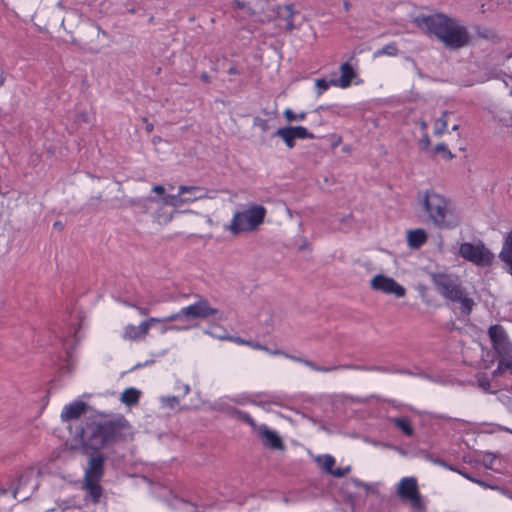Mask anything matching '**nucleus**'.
<instances>
[{"label": "nucleus", "mask_w": 512, "mask_h": 512, "mask_svg": "<svg viewBox=\"0 0 512 512\" xmlns=\"http://www.w3.org/2000/svg\"><path fill=\"white\" fill-rule=\"evenodd\" d=\"M131 434V425L123 415L103 422L86 421L76 428L73 439L82 448H103Z\"/></svg>", "instance_id": "f257e3e1"}, {"label": "nucleus", "mask_w": 512, "mask_h": 512, "mask_svg": "<svg viewBox=\"0 0 512 512\" xmlns=\"http://www.w3.org/2000/svg\"><path fill=\"white\" fill-rule=\"evenodd\" d=\"M420 29H425L429 34L435 35L450 49L464 47L469 42L467 29L459 22L442 13L421 16L415 19Z\"/></svg>", "instance_id": "f03ea898"}, {"label": "nucleus", "mask_w": 512, "mask_h": 512, "mask_svg": "<svg viewBox=\"0 0 512 512\" xmlns=\"http://www.w3.org/2000/svg\"><path fill=\"white\" fill-rule=\"evenodd\" d=\"M86 456V466L84 467V475L82 489L86 491L94 504L100 502L103 494V488L100 482L105 473V456L101 450H82Z\"/></svg>", "instance_id": "7ed1b4c3"}, {"label": "nucleus", "mask_w": 512, "mask_h": 512, "mask_svg": "<svg viewBox=\"0 0 512 512\" xmlns=\"http://www.w3.org/2000/svg\"><path fill=\"white\" fill-rule=\"evenodd\" d=\"M418 203L427 221L440 229L452 227L449 216L452 214V203L444 195L433 189L425 190L418 196Z\"/></svg>", "instance_id": "20e7f679"}, {"label": "nucleus", "mask_w": 512, "mask_h": 512, "mask_svg": "<svg viewBox=\"0 0 512 512\" xmlns=\"http://www.w3.org/2000/svg\"><path fill=\"white\" fill-rule=\"evenodd\" d=\"M433 283L438 292L446 299L460 304V310L463 314L469 315L473 309L474 301L466 296L458 281L452 275L439 273L432 277Z\"/></svg>", "instance_id": "39448f33"}, {"label": "nucleus", "mask_w": 512, "mask_h": 512, "mask_svg": "<svg viewBox=\"0 0 512 512\" xmlns=\"http://www.w3.org/2000/svg\"><path fill=\"white\" fill-rule=\"evenodd\" d=\"M267 210L259 204L250 205L247 209L234 213L226 229L232 235L255 231L265 219Z\"/></svg>", "instance_id": "423d86ee"}, {"label": "nucleus", "mask_w": 512, "mask_h": 512, "mask_svg": "<svg viewBox=\"0 0 512 512\" xmlns=\"http://www.w3.org/2000/svg\"><path fill=\"white\" fill-rule=\"evenodd\" d=\"M196 301L186 307L181 308L178 312L163 317V321L172 322L176 320H195V319H207L209 317H215L219 314V310L210 305L209 301L201 296L195 295Z\"/></svg>", "instance_id": "0eeeda50"}, {"label": "nucleus", "mask_w": 512, "mask_h": 512, "mask_svg": "<svg viewBox=\"0 0 512 512\" xmlns=\"http://www.w3.org/2000/svg\"><path fill=\"white\" fill-rule=\"evenodd\" d=\"M233 415L243 423L247 424L252 432L261 439L262 444L269 448H283L281 436L273 429L269 428L266 424H258L253 417L241 410L235 409Z\"/></svg>", "instance_id": "6e6552de"}, {"label": "nucleus", "mask_w": 512, "mask_h": 512, "mask_svg": "<svg viewBox=\"0 0 512 512\" xmlns=\"http://www.w3.org/2000/svg\"><path fill=\"white\" fill-rule=\"evenodd\" d=\"M458 255L478 267L490 266L494 260V255L482 241L461 243Z\"/></svg>", "instance_id": "1a4fd4ad"}, {"label": "nucleus", "mask_w": 512, "mask_h": 512, "mask_svg": "<svg viewBox=\"0 0 512 512\" xmlns=\"http://www.w3.org/2000/svg\"><path fill=\"white\" fill-rule=\"evenodd\" d=\"M396 492L402 501H407L411 508L418 512L426 509L419 491L417 479L413 476L403 477L397 484Z\"/></svg>", "instance_id": "9d476101"}, {"label": "nucleus", "mask_w": 512, "mask_h": 512, "mask_svg": "<svg viewBox=\"0 0 512 512\" xmlns=\"http://www.w3.org/2000/svg\"><path fill=\"white\" fill-rule=\"evenodd\" d=\"M207 197L208 191L203 187L181 185L178 188L177 194L165 195L162 201L164 205L180 207L183 204L193 203Z\"/></svg>", "instance_id": "9b49d317"}, {"label": "nucleus", "mask_w": 512, "mask_h": 512, "mask_svg": "<svg viewBox=\"0 0 512 512\" xmlns=\"http://www.w3.org/2000/svg\"><path fill=\"white\" fill-rule=\"evenodd\" d=\"M492 346L500 357L512 359V343L501 325L495 324L488 329Z\"/></svg>", "instance_id": "f8f14e48"}, {"label": "nucleus", "mask_w": 512, "mask_h": 512, "mask_svg": "<svg viewBox=\"0 0 512 512\" xmlns=\"http://www.w3.org/2000/svg\"><path fill=\"white\" fill-rule=\"evenodd\" d=\"M161 322H164L163 318L150 317L139 325L128 324L123 329L122 338L129 341L144 340L148 336L150 328Z\"/></svg>", "instance_id": "ddd939ff"}, {"label": "nucleus", "mask_w": 512, "mask_h": 512, "mask_svg": "<svg viewBox=\"0 0 512 512\" xmlns=\"http://www.w3.org/2000/svg\"><path fill=\"white\" fill-rule=\"evenodd\" d=\"M370 287L384 294H393L398 298L404 297L406 290L405 288L396 282L393 278L385 276L383 274L375 275L370 281Z\"/></svg>", "instance_id": "4468645a"}, {"label": "nucleus", "mask_w": 512, "mask_h": 512, "mask_svg": "<svg viewBox=\"0 0 512 512\" xmlns=\"http://www.w3.org/2000/svg\"><path fill=\"white\" fill-rule=\"evenodd\" d=\"M388 423L402 436L412 438L415 435L413 420L408 415L391 416Z\"/></svg>", "instance_id": "2eb2a0df"}, {"label": "nucleus", "mask_w": 512, "mask_h": 512, "mask_svg": "<svg viewBox=\"0 0 512 512\" xmlns=\"http://www.w3.org/2000/svg\"><path fill=\"white\" fill-rule=\"evenodd\" d=\"M285 400L284 395L280 393L271 392H256L253 393V405L262 409H268L270 405L280 406Z\"/></svg>", "instance_id": "dca6fc26"}, {"label": "nucleus", "mask_w": 512, "mask_h": 512, "mask_svg": "<svg viewBox=\"0 0 512 512\" xmlns=\"http://www.w3.org/2000/svg\"><path fill=\"white\" fill-rule=\"evenodd\" d=\"M87 404L81 400H74L66 404L60 414L62 422H69L80 418L86 412Z\"/></svg>", "instance_id": "f3484780"}, {"label": "nucleus", "mask_w": 512, "mask_h": 512, "mask_svg": "<svg viewBox=\"0 0 512 512\" xmlns=\"http://www.w3.org/2000/svg\"><path fill=\"white\" fill-rule=\"evenodd\" d=\"M356 77L355 69L348 63L340 65V77L333 79V86L341 89H347L351 86L352 80Z\"/></svg>", "instance_id": "a211bd4d"}, {"label": "nucleus", "mask_w": 512, "mask_h": 512, "mask_svg": "<svg viewBox=\"0 0 512 512\" xmlns=\"http://www.w3.org/2000/svg\"><path fill=\"white\" fill-rule=\"evenodd\" d=\"M318 461L321 464L322 468L326 472L330 473L331 475L337 476V477H342L350 471L349 466H347L345 468L333 469V467L335 465V459L331 455H324L322 458L319 457Z\"/></svg>", "instance_id": "6ab92c4d"}, {"label": "nucleus", "mask_w": 512, "mask_h": 512, "mask_svg": "<svg viewBox=\"0 0 512 512\" xmlns=\"http://www.w3.org/2000/svg\"><path fill=\"white\" fill-rule=\"evenodd\" d=\"M427 241V233L424 229L418 228L407 233V243L412 249H418Z\"/></svg>", "instance_id": "aec40b11"}, {"label": "nucleus", "mask_w": 512, "mask_h": 512, "mask_svg": "<svg viewBox=\"0 0 512 512\" xmlns=\"http://www.w3.org/2000/svg\"><path fill=\"white\" fill-rule=\"evenodd\" d=\"M295 8L293 4H286L278 9L279 17L285 21V29L289 32L295 29L294 16Z\"/></svg>", "instance_id": "412c9836"}, {"label": "nucleus", "mask_w": 512, "mask_h": 512, "mask_svg": "<svg viewBox=\"0 0 512 512\" xmlns=\"http://www.w3.org/2000/svg\"><path fill=\"white\" fill-rule=\"evenodd\" d=\"M141 392L133 387L125 389L121 396L120 401L127 406L136 405L140 399Z\"/></svg>", "instance_id": "4be33fe9"}, {"label": "nucleus", "mask_w": 512, "mask_h": 512, "mask_svg": "<svg viewBox=\"0 0 512 512\" xmlns=\"http://www.w3.org/2000/svg\"><path fill=\"white\" fill-rule=\"evenodd\" d=\"M499 257L504 263H512V231L506 237Z\"/></svg>", "instance_id": "5701e85b"}, {"label": "nucleus", "mask_w": 512, "mask_h": 512, "mask_svg": "<svg viewBox=\"0 0 512 512\" xmlns=\"http://www.w3.org/2000/svg\"><path fill=\"white\" fill-rule=\"evenodd\" d=\"M275 135L280 137L288 148L292 149L295 146L296 139L293 137L288 127H281L277 129Z\"/></svg>", "instance_id": "b1692460"}, {"label": "nucleus", "mask_w": 512, "mask_h": 512, "mask_svg": "<svg viewBox=\"0 0 512 512\" xmlns=\"http://www.w3.org/2000/svg\"><path fill=\"white\" fill-rule=\"evenodd\" d=\"M303 364L305 366L309 367L310 369L314 370V371L324 372V373L331 372V371H334V370H337V369H349V368H352V366H350V365L324 367V366H319L316 363H314V362H312L310 360H306V359H305V361H303Z\"/></svg>", "instance_id": "393cba45"}, {"label": "nucleus", "mask_w": 512, "mask_h": 512, "mask_svg": "<svg viewBox=\"0 0 512 512\" xmlns=\"http://www.w3.org/2000/svg\"><path fill=\"white\" fill-rule=\"evenodd\" d=\"M295 139H314V134L304 126H287Z\"/></svg>", "instance_id": "a878e982"}, {"label": "nucleus", "mask_w": 512, "mask_h": 512, "mask_svg": "<svg viewBox=\"0 0 512 512\" xmlns=\"http://www.w3.org/2000/svg\"><path fill=\"white\" fill-rule=\"evenodd\" d=\"M398 48L395 42H391L385 46H383L381 49H378L374 52L373 56L375 58L381 57V56H396L398 54Z\"/></svg>", "instance_id": "bb28decb"}, {"label": "nucleus", "mask_w": 512, "mask_h": 512, "mask_svg": "<svg viewBox=\"0 0 512 512\" xmlns=\"http://www.w3.org/2000/svg\"><path fill=\"white\" fill-rule=\"evenodd\" d=\"M506 369L512 370V359H509L508 357H501V359L498 362V365L496 369L492 373V377L496 378L499 375H501Z\"/></svg>", "instance_id": "cd10ccee"}, {"label": "nucleus", "mask_w": 512, "mask_h": 512, "mask_svg": "<svg viewBox=\"0 0 512 512\" xmlns=\"http://www.w3.org/2000/svg\"><path fill=\"white\" fill-rule=\"evenodd\" d=\"M477 385L480 389L487 393H494L495 391L491 390V382L490 379L484 373H478L476 375Z\"/></svg>", "instance_id": "c85d7f7f"}, {"label": "nucleus", "mask_w": 512, "mask_h": 512, "mask_svg": "<svg viewBox=\"0 0 512 512\" xmlns=\"http://www.w3.org/2000/svg\"><path fill=\"white\" fill-rule=\"evenodd\" d=\"M447 114H448V112L444 111L442 116L435 120V122H434V134L435 135L440 136L445 132V130L447 128V120H446Z\"/></svg>", "instance_id": "c756f323"}, {"label": "nucleus", "mask_w": 512, "mask_h": 512, "mask_svg": "<svg viewBox=\"0 0 512 512\" xmlns=\"http://www.w3.org/2000/svg\"><path fill=\"white\" fill-rule=\"evenodd\" d=\"M331 86H333V79L326 80L324 78L315 80V87L317 96H321L324 92H326Z\"/></svg>", "instance_id": "7c9ffc66"}, {"label": "nucleus", "mask_w": 512, "mask_h": 512, "mask_svg": "<svg viewBox=\"0 0 512 512\" xmlns=\"http://www.w3.org/2000/svg\"><path fill=\"white\" fill-rule=\"evenodd\" d=\"M283 114H284L285 119L288 122L303 121L306 118V113L305 112H301L299 114H295L293 112V110L290 109V108L285 109Z\"/></svg>", "instance_id": "2f4dec72"}, {"label": "nucleus", "mask_w": 512, "mask_h": 512, "mask_svg": "<svg viewBox=\"0 0 512 512\" xmlns=\"http://www.w3.org/2000/svg\"><path fill=\"white\" fill-rule=\"evenodd\" d=\"M233 402L239 405L252 404L253 405V393H242L232 399Z\"/></svg>", "instance_id": "473e14b6"}, {"label": "nucleus", "mask_w": 512, "mask_h": 512, "mask_svg": "<svg viewBox=\"0 0 512 512\" xmlns=\"http://www.w3.org/2000/svg\"><path fill=\"white\" fill-rule=\"evenodd\" d=\"M163 407L175 409L179 404V399L176 396H166L160 398Z\"/></svg>", "instance_id": "72a5a7b5"}, {"label": "nucleus", "mask_w": 512, "mask_h": 512, "mask_svg": "<svg viewBox=\"0 0 512 512\" xmlns=\"http://www.w3.org/2000/svg\"><path fill=\"white\" fill-rule=\"evenodd\" d=\"M434 149L436 153H441L446 159H452L454 157L445 143H438Z\"/></svg>", "instance_id": "f704fd0d"}, {"label": "nucleus", "mask_w": 512, "mask_h": 512, "mask_svg": "<svg viewBox=\"0 0 512 512\" xmlns=\"http://www.w3.org/2000/svg\"><path fill=\"white\" fill-rule=\"evenodd\" d=\"M158 303H159L158 300H153V301H150L146 306L137 305L135 310L138 312L139 315L146 316L150 313L151 306H154Z\"/></svg>", "instance_id": "c9c22d12"}, {"label": "nucleus", "mask_w": 512, "mask_h": 512, "mask_svg": "<svg viewBox=\"0 0 512 512\" xmlns=\"http://www.w3.org/2000/svg\"><path fill=\"white\" fill-rule=\"evenodd\" d=\"M418 145L424 151L429 150L431 142L427 132L422 134V137L418 140Z\"/></svg>", "instance_id": "e433bc0d"}, {"label": "nucleus", "mask_w": 512, "mask_h": 512, "mask_svg": "<svg viewBox=\"0 0 512 512\" xmlns=\"http://www.w3.org/2000/svg\"><path fill=\"white\" fill-rule=\"evenodd\" d=\"M254 126L261 129V131L266 132L269 130V122L267 119H262L259 117L254 118L253 120Z\"/></svg>", "instance_id": "4c0bfd02"}, {"label": "nucleus", "mask_w": 512, "mask_h": 512, "mask_svg": "<svg viewBox=\"0 0 512 512\" xmlns=\"http://www.w3.org/2000/svg\"><path fill=\"white\" fill-rule=\"evenodd\" d=\"M247 346L251 347L252 349H255V350H262V349H266V346L258 343V342H255V341H252V340H248L247 341Z\"/></svg>", "instance_id": "58836bf2"}, {"label": "nucleus", "mask_w": 512, "mask_h": 512, "mask_svg": "<svg viewBox=\"0 0 512 512\" xmlns=\"http://www.w3.org/2000/svg\"><path fill=\"white\" fill-rule=\"evenodd\" d=\"M423 452H425V453H424V457H425L426 459H430V460H431L432 462H434L435 464H439V465H443V466H445L444 461H442V460H440V459H433V458H430V457H429V451H428V450H423Z\"/></svg>", "instance_id": "ea45409f"}, {"label": "nucleus", "mask_w": 512, "mask_h": 512, "mask_svg": "<svg viewBox=\"0 0 512 512\" xmlns=\"http://www.w3.org/2000/svg\"><path fill=\"white\" fill-rule=\"evenodd\" d=\"M262 350L270 355H282L283 356V354H284V352L279 349H270V348L266 347V349H262Z\"/></svg>", "instance_id": "a19ab883"}, {"label": "nucleus", "mask_w": 512, "mask_h": 512, "mask_svg": "<svg viewBox=\"0 0 512 512\" xmlns=\"http://www.w3.org/2000/svg\"><path fill=\"white\" fill-rule=\"evenodd\" d=\"M283 356L285 358H288L292 361H295V362H298V363H302L303 364V361H305V359L301 358V357H297V356H293V355H290V354H287L284 352Z\"/></svg>", "instance_id": "79ce46f5"}, {"label": "nucleus", "mask_w": 512, "mask_h": 512, "mask_svg": "<svg viewBox=\"0 0 512 512\" xmlns=\"http://www.w3.org/2000/svg\"><path fill=\"white\" fill-rule=\"evenodd\" d=\"M152 191L155 192L158 195H163L165 192V188L162 185H154L152 187Z\"/></svg>", "instance_id": "37998d69"}, {"label": "nucleus", "mask_w": 512, "mask_h": 512, "mask_svg": "<svg viewBox=\"0 0 512 512\" xmlns=\"http://www.w3.org/2000/svg\"><path fill=\"white\" fill-rule=\"evenodd\" d=\"M229 339L239 345H247V341H248V340L242 339L241 337H230Z\"/></svg>", "instance_id": "c03bdc74"}, {"label": "nucleus", "mask_w": 512, "mask_h": 512, "mask_svg": "<svg viewBox=\"0 0 512 512\" xmlns=\"http://www.w3.org/2000/svg\"><path fill=\"white\" fill-rule=\"evenodd\" d=\"M233 3L237 9H245L246 3L244 0H233Z\"/></svg>", "instance_id": "a18cd8bd"}, {"label": "nucleus", "mask_w": 512, "mask_h": 512, "mask_svg": "<svg viewBox=\"0 0 512 512\" xmlns=\"http://www.w3.org/2000/svg\"><path fill=\"white\" fill-rule=\"evenodd\" d=\"M189 327L186 326V327H182V328H177L176 326H171V327H163L162 328V333H165L166 331L168 330H185V329H188Z\"/></svg>", "instance_id": "49530a36"}, {"label": "nucleus", "mask_w": 512, "mask_h": 512, "mask_svg": "<svg viewBox=\"0 0 512 512\" xmlns=\"http://www.w3.org/2000/svg\"><path fill=\"white\" fill-rule=\"evenodd\" d=\"M419 126H420V129H421V131H422V134H424L425 132H427L428 124H427V122H426V121L421 120V121L419 122Z\"/></svg>", "instance_id": "de8ad7c7"}, {"label": "nucleus", "mask_w": 512, "mask_h": 512, "mask_svg": "<svg viewBox=\"0 0 512 512\" xmlns=\"http://www.w3.org/2000/svg\"><path fill=\"white\" fill-rule=\"evenodd\" d=\"M123 304L129 308H133V309H136L137 307V303H133V302H128V301H123Z\"/></svg>", "instance_id": "09e8293b"}, {"label": "nucleus", "mask_w": 512, "mask_h": 512, "mask_svg": "<svg viewBox=\"0 0 512 512\" xmlns=\"http://www.w3.org/2000/svg\"><path fill=\"white\" fill-rule=\"evenodd\" d=\"M228 73L230 75H235V74H238V69L235 67V66H231L229 69H228Z\"/></svg>", "instance_id": "8fccbe9b"}, {"label": "nucleus", "mask_w": 512, "mask_h": 512, "mask_svg": "<svg viewBox=\"0 0 512 512\" xmlns=\"http://www.w3.org/2000/svg\"><path fill=\"white\" fill-rule=\"evenodd\" d=\"M182 390H183L184 395H187L190 392V386L188 384H183Z\"/></svg>", "instance_id": "3c124183"}, {"label": "nucleus", "mask_w": 512, "mask_h": 512, "mask_svg": "<svg viewBox=\"0 0 512 512\" xmlns=\"http://www.w3.org/2000/svg\"><path fill=\"white\" fill-rule=\"evenodd\" d=\"M201 79H202L203 81H205V82H209L210 77H209V75H208L207 73H203V74L201 75Z\"/></svg>", "instance_id": "603ef678"}, {"label": "nucleus", "mask_w": 512, "mask_h": 512, "mask_svg": "<svg viewBox=\"0 0 512 512\" xmlns=\"http://www.w3.org/2000/svg\"><path fill=\"white\" fill-rule=\"evenodd\" d=\"M153 128H154V127H153V124H151V123L147 124V126H146V130H147V132H151V131H153Z\"/></svg>", "instance_id": "864d4df0"}, {"label": "nucleus", "mask_w": 512, "mask_h": 512, "mask_svg": "<svg viewBox=\"0 0 512 512\" xmlns=\"http://www.w3.org/2000/svg\"><path fill=\"white\" fill-rule=\"evenodd\" d=\"M343 6H344V9L347 11L350 8V3L348 1H344Z\"/></svg>", "instance_id": "5fc2aeb1"}, {"label": "nucleus", "mask_w": 512, "mask_h": 512, "mask_svg": "<svg viewBox=\"0 0 512 512\" xmlns=\"http://www.w3.org/2000/svg\"><path fill=\"white\" fill-rule=\"evenodd\" d=\"M54 227L58 228V229H61L62 228V223L57 221V222L54 223Z\"/></svg>", "instance_id": "6e6d98bb"}, {"label": "nucleus", "mask_w": 512, "mask_h": 512, "mask_svg": "<svg viewBox=\"0 0 512 512\" xmlns=\"http://www.w3.org/2000/svg\"><path fill=\"white\" fill-rule=\"evenodd\" d=\"M372 370L380 371V372H386V369L381 368V367H375V368H373Z\"/></svg>", "instance_id": "4d7b16f0"}, {"label": "nucleus", "mask_w": 512, "mask_h": 512, "mask_svg": "<svg viewBox=\"0 0 512 512\" xmlns=\"http://www.w3.org/2000/svg\"><path fill=\"white\" fill-rule=\"evenodd\" d=\"M4 81H5V78H4V76L1 74V75H0V87L4 84Z\"/></svg>", "instance_id": "13d9d810"}, {"label": "nucleus", "mask_w": 512, "mask_h": 512, "mask_svg": "<svg viewBox=\"0 0 512 512\" xmlns=\"http://www.w3.org/2000/svg\"><path fill=\"white\" fill-rule=\"evenodd\" d=\"M193 197V193H186L185 195H183V198H192Z\"/></svg>", "instance_id": "bf43d9fd"}, {"label": "nucleus", "mask_w": 512, "mask_h": 512, "mask_svg": "<svg viewBox=\"0 0 512 512\" xmlns=\"http://www.w3.org/2000/svg\"><path fill=\"white\" fill-rule=\"evenodd\" d=\"M452 129L453 130H457L458 129V125H454Z\"/></svg>", "instance_id": "052dcab7"}, {"label": "nucleus", "mask_w": 512, "mask_h": 512, "mask_svg": "<svg viewBox=\"0 0 512 512\" xmlns=\"http://www.w3.org/2000/svg\"><path fill=\"white\" fill-rule=\"evenodd\" d=\"M505 430L512 434V430L511 429L505 428Z\"/></svg>", "instance_id": "680f3d73"}]
</instances>
